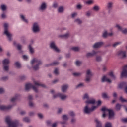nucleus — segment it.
Returning <instances> with one entry per match:
<instances>
[{
	"mask_svg": "<svg viewBox=\"0 0 127 127\" xmlns=\"http://www.w3.org/2000/svg\"><path fill=\"white\" fill-rule=\"evenodd\" d=\"M69 114L70 116H71V117H74V116H75V113H74V112H73V111H70V112H69Z\"/></svg>",
	"mask_w": 127,
	"mask_h": 127,
	"instance_id": "obj_52",
	"label": "nucleus"
},
{
	"mask_svg": "<svg viewBox=\"0 0 127 127\" xmlns=\"http://www.w3.org/2000/svg\"><path fill=\"white\" fill-rule=\"evenodd\" d=\"M24 122H26V123H29L30 122V120H29V118L26 117L23 119Z\"/></svg>",
	"mask_w": 127,
	"mask_h": 127,
	"instance_id": "obj_42",
	"label": "nucleus"
},
{
	"mask_svg": "<svg viewBox=\"0 0 127 127\" xmlns=\"http://www.w3.org/2000/svg\"><path fill=\"white\" fill-rule=\"evenodd\" d=\"M123 123H127V118H124L121 120Z\"/></svg>",
	"mask_w": 127,
	"mask_h": 127,
	"instance_id": "obj_56",
	"label": "nucleus"
},
{
	"mask_svg": "<svg viewBox=\"0 0 127 127\" xmlns=\"http://www.w3.org/2000/svg\"><path fill=\"white\" fill-rule=\"evenodd\" d=\"M101 111L103 113L102 115L103 118L106 117V114H107V113H109V119H112V118L114 117V111H113L112 110L108 109L106 107H102Z\"/></svg>",
	"mask_w": 127,
	"mask_h": 127,
	"instance_id": "obj_3",
	"label": "nucleus"
},
{
	"mask_svg": "<svg viewBox=\"0 0 127 127\" xmlns=\"http://www.w3.org/2000/svg\"><path fill=\"white\" fill-rule=\"evenodd\" d=\"M64 10V8L63 7H60L58 8V12H60V13L63 12Z\"/></svg>",
	"mask_w": 127,
	"mask_h": 127,
	"instance_id": "obj_39",
	"label": "nucleus"
},
{
	"mask_svg": "<svg viewBox=\"0 0 127 127\" xmlns=\"http://www.w3.org/2000/svg\"><path fill=\"white\" fill-rule=\"evenodd\" d=\"M42 64V62H41V61L36 58L33 59L31 61V64L32 66H33L34 64H36L33 67V69L35 70H38V69H39V66H40V65H41Z\"/></svg>",
	"mask_w": 127,
	"mask_h": 127,
	"instance_id": "obj_4",
	"label": "nucleus"
},
{
	"mask_svg": "<svg viewBox=\"0 0 127 127\" xmlns=\"http://www.w3.org/2000/svg\"><path fill=\"white\" fill-rule=\"evenodd\" d=\"M86 104H95L96 103V101L95 100H87L85 102Z\"/></svg>",
	"mask_w": 127,
	"mask_h": 127,
	"instance_id": "obj_27",
	"label": "nucleus"
},
{
	"mask_svg": "<svg viewBox=\"0 0 127 127\" xmlns=\"http://www.w3.org/2000/svg\"><path fill=\"white\" fill-rule=\"evenodd\" d=\"M121 44V42H117L114 43L113 45V47H116V46H118V45Z\"/></svg>",
	"mask_w": 127,
	"mask_h": 127,
	"instance_id": "obj_46",
	"label": "nucleus"
},
{
	"mask_svg": "<svg viewBox=\"0 0 127 127\" xmlns=\"http://www.w3.org/2000/svg\"><path fill=\"white\" fill-rule=\"evenodd\" d=\"M33 31V32H38V31H39V27L38 26V24H37V23H34Z\"/></svg>",
	"mask_w": 127,
	"mask_h": 127,
	"instance_id": "obj_13",
	"label": "nucleus"
},
{
	"mask_svg": "<svg viewBox=\"0 0 127 127\" xmlns=\"http://www.w3.org/2000/svg\"><path fill=\"white\" fill-rule=\"evenodd\" d=\"M99 52L93 51L92 53H88L86 55V56L87 57H92V56H94V55H97V54H99Z\"/></svg>",
	"mask_w": 127,
	"mask_h": 127,
	"instance_id": "obj_17",
	"label": "nucleus"
},
{
	"mask_svg": "<svg viewBox=\"0 0 127 127\" xmlns=\"http://www.w3.org/2000/svg\"><path fill=\"white\" fill-rule=\"evenodd\" d=\"M119 100H120L121 102L122 103H124V102H127V100L123 99V97H120Z\"/></svg>",
	"mask_w": 127,
	"mask_h": 127,
	"instance_id": "obj_44",
	"label": "nucleus"
},
{
	"mask_svg": "<svg viewBox=\"0 0 127 127\" xmlns=\"http://www.w3.org/2000/svg\"><path fill=\"white\" fill-rule=\"evenodd\" d=\"M96 61H97L98 62H100V61H102V58L100 56H97Z\"/></svg>",
	"mask_w": 127,
	"mask_h": 127,
	"instance_id": "obj_41",
	"label": "nucleus"
},
{
	"mask_svg": "<svg viewBox=\"0 0 127 127\" xmlns=\"http://www.w3.org/2000/svg\"><path fill=\"white\" fill-rule=\"evenodd\" d=\"M81 8H82V6L81 5H77V8L78 9H81Z\"/></svg>",
	"mask_w": 127,
	"mask_h": 127,
	"instance_id": "obj_63",
	"label": "nucleus"
},
{
	"mask_svg": "<svg viewBox=\"0 0 127 127\" xmlns=\"http://www.w3.org/2000/svg\"><path fill=\"white\" fill-rule=\"evenodd\" d=\"M112 35H113V33H108L107 31H105L103 34V37L106 38L107 36H112Z\"/></svg>",
	"mask_w": 127,
	"mask_h": 127,
	"instance_id": "obj_19",
	"label": "nucleus"
},
{
	"mask_svg": "<svg viewBox=\"0 0 127 127\" xmlns=\"http://www.w3.org/2000/svg\"><path fill=\"white\" fill-rule=\"evenodd\" d=\"M93 9L95 11H98L100 10V7L99 6H95L93 7Z\"/></svg>",
	"mask_w": 127,
	"mask_h": 127,
	"instance_id": "obj_32",
	"label": "nucleus"
},
{
	"mask_svg": "<svg viewBox=\"0 0 127 127\" xmlns=\"http://www.w3.org/2000/svg\"><path fill=\"white\" fill-rule=\"evenodd\" d=\"M92 76H93V74H92V72H91V71L89 69L87 70L86 71V77L85 79L86 82H89L90 80H91Z\"/></svg>",
	"mask_w": 127,
	"mask_h": 127,
	"instance_id": "obj_8",
	"label": "nucleus"
},
{
	"mask_svg": "<svg viewBox=\"0 0 127 127\" xmlns=\"http://www.w3.org/2000/svg\"><path fill=\"white\" fill-rule=\"evenodd\" d=\"M58 97L59 98H60L61 100H65L67 98V96L63 95L61 93H57V94L53 95V98H57Z\"/></svg>",
	"mask_w": 127,
	"mask_h": 127,
	"instance_id": "obj_11",
	"label": "nucleus"
},
{
	"mask_svg": "<svg viewBox=\"0 0 127 127\" xmlns=\"http://www.w3.org/2000/svg\"><path fill=\"white\" fill-rule=\"evenodd\" d=\"M56 126H57V123L56 122L52 124V127H56Z\"/></svg>",
	"mask_w": 127,
	"mask_h": 127,
	"instance_id": "obj_61",
	"label": "nucleus"
},
{
	"mask_svg": "<svg viewBox=\"0 0 127 127\" xmlns=\"http://www.w3.org/2000/svg\"><path fill=\"white\" fill-rule=\"evenodd\" d=\"M112 6H113V3L112 2L108 3L107 5V8H108V9H111Z\"/></svg>",
	"mask_w": 127,
	"mask_h": 127,
	"instance_id": "obj_36",
	"label": "nucleus"
},
{
	"mask_svg": "<svg viewBox=\"0 0 127 127\" xmlns=\"http://www.w3.org/2000/svg\"><path fill=\"white\" fill-rule=\"evenodd\" d=\"M12 108V106H5L3 105L0 106V110L1 111H5L6 110H9L10 109H11Z\"/></svg>",
	"mask_w": 127,
	"mask_h": 127,
	"instance_id": "obj_16",
	"label": "nucleus"
},
{
	"mask_svg": "<svg viewBox=\"0 0 127 127\" xmlns=\"http://www.w3.org/2000/svg\"><path fill=\"white\" fill-rule=\"evenodd\" d=\"M7 79H8V77L7 76L3 77L2 78V80L3 81H6V80H7Z\"/></svg>",
	"mask_w": 127,
	"mask_h": 127,
	"instance_id": "obj_57",
	"label": "nucleus"
},
{
	"mask_svg": "<svg viewBox=\"0 0 127 127\" xmlns=\"http://www.w3.org/2000/svg\"><path fill=\"white\" fill-rule=\"evenodd\" d=\"M109 76L111 77V78L113 79H115L116 78V77L115 75H114V73H113V72H111L109 73Z\"/></svg>",
	"mask_w": 127,
	"mask_h": 127,
	"instance_id": "obj_33",
	"label": "nucleus"
},
{
	"mask_svg": "<svg viewBox=\"0 0 127 127\" xmlns=\"http://www.w3.org/2000/svg\"><path fill=\"white\" fill-rule=\"evenodd\" d=\"M22 46L21 45L18 44L17 45V48L19 51H21Z\"/></svg>",
	"mask_w": 127,
	"mask_h": 127,
	"instance_id": "obj_48",
	"label": "nucleus"
},
{
	"mask_svg": "<svg viewBox=\"0 0 127 127\" xmlns=\"http://www.w3.org/2000/svg\"><path fill=\"white\" fill-rule=\"evenodd\" d=\"M37 87L34 85H33L31 83H27L25 85V90L26 91H28L29 89L32 88L33 90L36 92L37 93L38 92V90L37 89Z\"/></svg>",
	"mask_w": 127,
	"mask_h": 127,
	"instance_id": "obj_6",
	"label": "nucleus"
},
{
	"mask_svg": "<svg viewBox=\"0 0 127 127\" xmlns=\"http://www.w3.org/2000/svg\"><path fill=\"white\" fill-rule=\"evenodd\" d=\"M118 56H120L122 58H126L127 57L126 51H120L117 53Z\"/></svg>",
	"mask_w": 127,
	"mask_h": 127,
	"instance_id": "obj_12",
	"label": "nucleus"
},
{
	"mask_svg": "<svg viewBox=\"0 0 127 127\" xmlns=\"http://www.w3.org/2000/svg\"><path fill=\"white\" fill-rule=\"evenodd\" d=\"M28 99L30 101H31V100H32V95H29L28 96ZM29 105L30 106V107H33L34 106V104H33V103H32V102L30 101L29 103Z\"/></svg>",
	"mask_w": 127,
	"mask_h": 127,
	"instance_id": "obj_22",
	"label": "nucleus"
},
{
	"mask_svg": "<svg viewBox=\"0 0 127 127\" xmlns=\"http://www.w3.org/2000/svg\"><path fill=\"white\" fill-rule=\"evenodd\" d=\"M81 63H82V62H81L79 61H77L75 63V64H76V66H80V65H81Z\"/></svg>",
	"mask_w": 127,
	"mask_h": 127,
	"instance_id": "obj_51",
	"label": "nucleus"
},
{
	"mask_svg": "<svg viewBox=\"0 0 127 127\" xmlns=\"http://www.w3.org/2000/svg\"><path fill=\"white\" fill-rule=\"evenodd\" d=\"M122 107V105L120 104H116V111H120L121 110V107Z\"/></svg>",
	"mask_w": 127,
	"mask_h": 127,
	"instance_id": "obj_29",
	"label": "nucleus"
},
{
	"mask_svg": "<svg viewBox=\"0 0 127 127\" xmlns=\"http://www.w3.org/2000/svg\"><path fill=\"white\" fill-rule=\"evenodd\" d=\"M34 83L35 84V86H38L40 87H42V88H45V84H41L38 82L34 81Z\"/></svg>",
	"mask_w": 127,
	"mask_h": 127,
	"instance_id": "obj_21",
	"label": "nucleus"
},
{
	"mask_svg": "<svg viewBox=\"0 0 127 127\" xmlns=\"http://www.w3.org/2000/svg\"><path fill=\"white\" fill-rule=\"evenodd\" d=\"M46 8V4L45 3H43L41 5V7H40V9L41 10H44V9H45Z\"/></svg>",
	"mask_w": 127,
	"mask_h": 127,
	"instance_id": "obj_25",
	"label": "nucleus"
},
{
	"mask_svg": "<svg viewBox=\"0 0 127 127\" xmlns=\"http://www.w3.org/2000/svg\"><path fill=\"white\" fill-rule=\"evenodd\" d=\"M101 103V101L99 100L97 102V106H92L91 108H90L88 105H86L84 109V113L85 114H90V113H92V112H93V111L96 110V108H98V106H100Z\"/></svg>",
	"mask_w": 127,
	"mask_h": 127,
	"instance_id": "obj_2",
	"label": "nucleus"
},
{
	"mask_svg": "<svg viewBox=\"0 0 127 127\" xmlns=\"http://www.w3.org/2000/svg\"><path fill=\"white\" fill-rule=\"evenodd\" d=\"M83 86H84V84L80 83L76 86V88H80V87H83Z\"/></svg>",
	"mask_w": 127,
	"mask_h": 127,
	"instance_id": "obj_55",
	"label": "nucleus"
},
{
	"mask_svg": "<svg viewBox=\"0 0 127 127\" xmlns=\"http://www.w3.org/2000/svg\"><path fill=\"white\" fill-rule=\"evenodd\" d=\"M60 37H62L63 38H68V37H69V33H66L63 35H60Z\"/></svg>",
	"mask_w": 127,
	"mask_h": 127,
	"instance_id": "obj_30",
	"label": "nucleus"
},
{
	"mask_svg": "<svg viewBox=\"0 0 127 127\" xmlns=\"http://www.w3.org/2000/svg\"><path fill=\"white\" fill-rule=\"evenodd\" d=\"M105 127H112V123L109 122L106 123Z\"/></svg>",
	"mask_w": 127,
	"mask_h": 127,
	"instance_id": "obj_38",
	"label": "nucleus"
},
{
	"mask_svg": "<svg viewBox=\"0 0 127 127\" xmlns=\"http://www.w3.org/2000/svg\"><path fill=\"white\" fill-rule=\"evenodd\" d=\"M15 65L17 68H20L21 67V65H20V63H19L18 62H17L15 63Z\"/></svg>",
	"mask_w": 127,
	"mask_h": 127,
	"instance_id": "obj_37",
	"label": "nucleus"
},
{
	"mask_svg": "<svg viewBox=\"0 0 127 127\" xmlns=\"http://www.w3.org/2000/svg\"><path fill=\"white\" fill-rule=\"evenodd\" d=\"M71 50H73V51H79V48L77 47H73L71 48Z\"/></svg>",
	"mask_w": 127,
	"mask_h": 127,
	"instance_id": "obj_31",
	"label": "nucleus"
},
{
	"mask_svg": "<svg viewBox=\"0 0 127 127\" xmlns=\"http://www.w3.org/2000/svg\"><path fill=\"white\" fill-rule=\"evenodd\" d=\"M83 99H87V100H89V95H88V94L86 93L84 94V96H83Z\"/></svg>",
	"mask_w": 127,
	"mask_h": 127,
	"instance_id": "obj_50",
	"label": "nucleus"
},
{
	"mask_svg": "<svg viewBox=\"0 0 127 127\" xmlns=\"http://www.w3.org/2000/svg\"><path fill=\"white\" fill-rule=\"evenodd\" d=\"M5 122L7 125H8V127H17L18 126V121L15 120L11 121V119H10L9 116L6 117Z\"/></svg>",
	"mask_w": 127,
	"mask_h": 127,
	"instance_id": "obj_1",
	"label": "nucleus"
},
{
	"mask_svg": "<svg viewBox=\"0 0 127 127\" xmlns=\"http://www.w3.org/2000/svg\"><path fill=\"white\" fill-rule=\"evenodd\" d=\"M19 97V95L18 94H17L15 97H13L11 99V102H12L13 103L14 102H15V101H16V100H17L18 99V97Z\"/></svg>",
	"mask_w": 127,
	"mask_h": 127,
	"instance_id": "obj_26",
	"label": "nucleus"
},
{
	"mask_svg": "<svg viewBox=\"0 0 127 127\" xmlns=\"http://www.w3.org/2000/svg\"><path fill=\"white\" fill-rule=\"evenodd\" d=\"M61 112H62V108H59L58 111V114H60V113H61Z\"/></svg>",
	"mask_w": 127,
	"mask_h": 127,
	"instance_id": "obj_64",
	"label": "nucleus"
},
{
	"mask_svg": "<svg viewBox=\"0 0 127 127\" xmlns=\"http://www.w3.org/2000/svg\"><path fill=\"white\" fill-rule=\"evenodd\" d=\"M63 119L64 121H67L68 120V116H67V115H63Z\"/></svg>",
	"mask_w": 127,
	"mask_h": 127,
	"instance_id": "obj_45",
	"label": "nucleus"
},
{
	"mask_svg": "<svg viewBox=\"0 0 127 127\" xmlns=\"http://www.w3.org/2000/svg\"><path fill=\"white\" fill-rule=\"evenodd\" d=\"M95 122L96 123V127H102V123L98 119H95Z\"/></svg>",
	"mask_w": 127,
	"mask_h": 127,
	"instance_id": "obj_24",
	"label": "nucleus"
},
{
	"mask_svg": "<svg viewBox=\"0 0 127 127\" xmlns=\"http://www.w3.org/2000/svg\"><path fill=\"white\" fill-rule=\"evenodd\" d=\"M103 44H104V43L102 42L96 43L93 45V48H99V47H101V46H102Z\"/></svg>",
	"mask_w": 127,
	"mask_h": 127,
	"instance_id": "obj_18",
	"label": "nucleus"
},
{
	"mask_svg": "<svg viewBox=\"0 0 127 127\" xmlns=\"http://www.w3.org/2000/svg\"><path fill=\"white\" fill-rule=\"evenodd\" d=\"M4 92V90H3V88H0V94H2Z\"/></svg>",
	"mask_w": 127,
	"mask_h": 127,
	"instance_id": "obj_60",
	"label": "nucleus"
},
{
	"mask_svg": "<svg viewBox=\"0 0 127 127\" xmlns=\"http://www.w3.org/2000/svg\"><path fill=\"white\" fill-rule=\"evenodd\" d=\"M59 64V63L58 62H54L53 63L50 64H47L46 65V67H49V66H55L56 65H58Z\"/></svg>",
	"mask_w": 127,
	"mask_h": 127,
	"instance_id": "obj_23",
	"label": "nucleus"
},
{
	"mask_svg": "<svg viewBox=\"0 0 127 127\" xmlns=\"http://www.w3.org/2000/svg\"><path fill=\"white\" fill-rule=\"evenodd\" d=\"M23 59H24V60H27V59L28 58V57H27V56L24 55L23 56Z\"/></svg>",
	"mask_w": 127,
	"mask_h": 127,
	"instance_id": "obj_58",
	"label": "nucleus"
},
{
	"mask_svg": "<svg viewBox=\"0 0 127 127\" xmlns=\"http://www.w3.org/2000/svg\"><path fill=\"white\" fill-rule=\"evenodd\" d=\"M73 75L75 77H78L79 76H81V73H73Z\"/></svg>",
	"mask_w": 127,
	"mask_h": 127,
	"instance_id": "obj_47",
	"label": "nucleus"
},
{
	"mask_svg": "<svg viewBox=\"0 0 127 127\" xmlns=\"http://www.w3.org/2000/svg\"><path fill=\"white\" fill-rule=\"evenodd\" d=\"M102 97L104 99H108V98H109V96H108V95H107L106 93H103Z\"/></svg>",
	"mask_w": 127,
	"mask_h": 127,
	"instance_id": "obj_43",
	"label": "nucleus"
},
{
	"mask_svg": "<svg viewBox=\"0 0 127 127\" xmlns=\"http://www.w3.org/2000/svg\"><path fill=\"white\" fill-rule=\"evenodd\" d=\"M21 19H22V20H23V21H24V22H26V23L28 22V21H27V20L25 19V17H24V16H23V15H21Z\"/></svg>",
	"mask_w": 127,
	"mask_h": 127,
	"instance_id": "obj_34",
	"label": "nucleus"
},
{
	"mask_svg": "<svg viewBox=\"0 0 127 127\" xmlns=\"http://www.w3.org/2000/svg\"><path fill=\"white\" fill-rule=\"evenodd\" d=\"M116 27L118 28V30L122 31L123 33H124L125 34H126V33H127V29L122 28L121 26H120V25H119V24H117Z\"/></svg>",
	"mask_w": 127,
	"mask_h": 127,
	"instance_id": "obj_15",
	"label": "nucleus"
},
{
	"mask_svg": "<svg viewBox=\"0 0 127 127\" xmlns=\"http://www.w3.org/2000/svg\"><path fill=\"white\" fill-rule=\"evenodd\" d=\"M29 49L31 53H33L34 52V50L32 47H31V45H29Z\"/></svg>",
	"mask_w": 127,
	"mask_h": 127,
	"instance_id": "obj_35",
	"label": "nucleus"
},
{
	"mask_svg": "<svg viewBox=\"0 0 127 127\" xmlns=\"http://www.w3.org/2000/svg\"><path fill=\"white\" fill-rule=\"evenodd\" d=\"M76 15H77V13H73V14H72L71 16L72 18H74Z\"/></svg>",
	"mask_w": 127,
	"mask_h": 127,
	"instance_id": "obj_62",
	"label": "nucleus"
},
{
	"mask_svg": "<svg viewBox=\"0 0 127 127\" xmlns=\"http://www.w3.org/2000/svg\"><path fill=\"white\" fill-rule=\"evenodd\" d=\"M1 8L3 11H5V10H6V6L4 5H1Z\"/></svg>",
	"mask_w": 127,
	"mask_h": 127,
	"instance_id": "obj_40",
	"label": "nucleus"
},
{
	"mask_svg": "<svg viewBox=\"0 0 127 127\" xmlns=\"http://www.w3.org/2000/svg\"><path fill=\"white\" fill-rule=\"evenodd\" d=\"M102 82H107V83H111L112 81L110 79L107 78L106 76H104L102 79Z\"/></svg>",
	"mask_w": 127,
	"mask_h": 127,
	"instance_id": "obj_20",
	"label": "nucleus"
},
{
	"mask_svg": "<svg viewBox=\"0 0 127 127\" xmlns=\"http://www.w3.org/2000/svg\"><path fill=\"white\" fill-rule=\"evenodd\" d=\"M38 117L40 118V119H42L43 118V115L41 113L38 114Z\"/></svg>",
	"mask_w": 127,
	"mask_h": 127,
	"instance_id": "obj_53",
	"label": "nucleus"
},
{
	"mask_svg": "<svg viewBox=\"0 0 127 127\" xmlns=\"http://www.w3.org/2000/svg\"><path fill=\"white\" fill-rule=\"evenodd\" d=\"M127 65H125L123 67V71L121 73V77H124L127 78Z\"/></svg>",
	"mask_w": 127,
	"mask_h": 127,
	"instance_id": "obj_9",
	"label": "nucleus"
},
{
	"mask_svg": "<svg viewBox=\"0 0 127 127\" xmlns=\"http://www.w3.org/2000/svg\"><path fill=\"white\" fill-rule=\"evenodd\" d=\"M54 74H55V75H58V69L57 68H56L55 69V71H54Z\"/></svg>",
	"mask_w": 127,
	"mask_h": 127,
	"instance_id": "obj_54",
	"label": "nucleus"
},
{
	"mask_svg": "<svg viewBox=\"0 0 127 127\" xmlns=\"http://www.w3.org/2000/svg\"><path fill=\"white\" fill-rule=\"evenodd\" d=\"M87 4H92L93 3V1L89 0L86 2Z\"/></svg>",
	"mask_w": 127,
	"mask_h": 127,
	"instance_id": "obj_59",
	"label": "nucleus"
},
{
	"mask_svg": "<svg viewBox=\"0 0 127 127\" xmlns=\"http://www.w3.org/2000/svg\"><path fill=\"white\" fill-rule=\"evenodd\" d=\"M50 47L52 48V49H53L56 52H59V49L57 48V47L55 46V43H54V42H52L50 44Z\"/></svg>",
	"mask_w": 127,
	"mask_h": 127,
	"instance_id": "obj_14",
	"label": "nucleus"
},
{
	"mask_svg": "<svg viewBox=\"0 0 127 127\" xmlns=\"http://www.w3.org/2000/svg\"><path fill=\"white\" fill-rule=\"evenodd\" d=\"M4 34L6 35V36L8 37L9 41H11V37L12 36V35L10 34L9 32H8V24L5 23L4 24Z\"/></svg>",
	"mask_w": 127,
	"mask_h": 127,
	"instance_id": "obj_5",
	"label": "nucleus"
},
{
	"mask_svg": "<svg viewBox=\"0 0 127 127\" xmlns=\"http://www.w3.org/2000/svg\"><path fill=\"white\" fill-rule=\"evenodd\" d=\"M75 22H77L78 24H81V23H82V21L79 19H77L75 20Z\"/></svg>",
	"mask_w": 127,
	"mask_h": 127,
	"instance_id": "obj_49",
	"label": "nucleus"
},
{
	"mask_svg": "<svg viewBox=\"0 0 127 127\" xmlns=\"http://www.w3.org/2000/svg\"><path fill=\"white\" fill-rule=\"evenodd\" d=\"M67 89H68V86L66 85H64L62 86V92H66V90H67Z\"/></svg>",
	"mask_w": 127,
	"mask_h": 127,
	"instance_id": "obj_28",
	"label": "nucleus"
},
{
	"mask_svg": "<svg viewBox=\"0 0 127 127\" xmlns=\"http://www.w3.org/2000/svg\"><path fill=\"white\" fill-rule=\"evenodd\" d=\"M9 60L7 59H4L2 62L4 66V70L5 71H8L9 66L7 65L8 64H9Z\"/></svg>",
	"mask_w": 127,
	"mask_h": 127,
	"instance_id": "obj_7",
	"label": "nucleus"
},
{
	"mask_svg": "<svg viewBox=\"0 0 127 127\" xmlns=\"http://www.w3.org/2000/svg\"><path fill=\"white\" fill-rule=\"evenodd\" d=\"M127 84L126 82H122L119 84L118 87L120 89H123V88H125V92L127 94Z\"/></svg>",
	"mask_w": 127,
	"mask_h": 127,
	"instance_id": "obj_10",
	"label": "nucleus"
}]
</instances>
